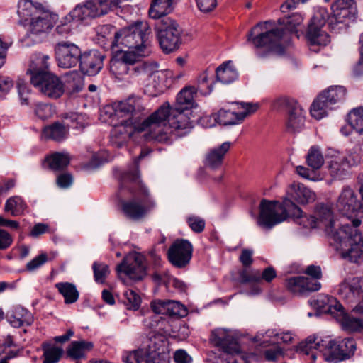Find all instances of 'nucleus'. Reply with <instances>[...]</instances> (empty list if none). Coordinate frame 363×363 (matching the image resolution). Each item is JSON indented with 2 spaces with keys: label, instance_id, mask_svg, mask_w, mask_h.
<instances>
[{
  "label": "nucleus",
  "instance_id": "obj_1",
  "mask_svg": "<svg viewBox=\"0 0 363 363\" xmlns=\"http://www.w3.org/2000/svg\"><path fill=\"white\" fill-rule=\"evenodd\" d=\"M113 112L111 117L117 118L112 131V143L118 147H123L135 133L145 132L147 140L167 143L170 134L183 136L193 128V123L184 111H176L169 103H163L155 111L147 118L146 107L143 99L132 96L127 99L115 102L108 107Z\"/></svg>",
  "mask_w": 363,
  "mask_h": 363
},
{
  "label": "nucleus",
  "instance_id": "obj_2",
  "mask_svg": "<svg viewBox=\"0 0 363 363\" xmlns=\"http://www.w3.org/2000/svg\"><path fill=\"white\" fill-rule=\"evenodd\" d=\"M317 224L322 225L333 241V245L341 257L350 262L359 263L363 260V238L357 230L361 224L359 219H354L350 223H338L334 219L331 208L326 205L317 206Z\"/></svg>",
  "mask_w": 363,
  "mask_h": 363
},
{
  "label": "nucleus",
  "instance_id": "obj_3",
  "mask_svg": "<svg viewBox=\"0 0 363 363\" xmlns=\"http://www.w3.org/2000/svg\"><path fill=\"white\" fill-rule=\"evenodd\" d=\"M333 16L328 17L325 8H318L310 21L306 38L310 46H325L330 42L329 35L321 30L328 21V26L335 30V26L346 19H351L357 14L355 0H335L331 6Z\"/></svg>",
  "mask_w": 363,
  "mask_h": 363
},
{
  "label": "nucleus",
  "instance_id": "obj_4",
  "mask_svg": "<svg viewBox=\"0 0 363 363\" xmlns=\"http://www.w3.org/2000/svg\"><path fill=\"white\" fill-rule=\"evenodd\" d=\"M303 18L298 13H294L285 18L279 19V27L274 28V22L265 21L257 23L248 33L247 40L255 48H265L267 50L281 54L284 52V43L288 33L296 32V28L303 22Z\"/></svg>",
  "mask_w": 363,
  "mask_h": 363
},
{
  "label": "nucleus",
  "instance_id": "obj_5",
  "mask_svg": "<svg viewBox=\"0 0 363 363\" xmlns=\"http://www.w3.org/2000/svg\"><path fill=\"white\" fill-rule=\"evenodd\" d=\"M288 217L304 228H314L318 226L316 218L303 214L302 210L288 198L281 203L262 199L259 204V215L257 224L269 230L284 221Z\"/></svg>",
  "mask_w": 363,
  "mask_h": 363
},
{
  "label": "nucleus",
  "instance_id": "obj_6",
  "mask_svg": "<svg viewBox=\"0 0 363 363\" xmlns=\"http://www.w3.org/2000/svg\"><path fill=\"white\" fill-rule=\"evenodd\" d=\"M321 353L324 359L328 362L338 363L350 359L356 350V343L352 338L332 340L330 337L322 338L315 335L308 336L297 347L296 350L308 356L315 363L318 352Z\"/></svg>",
  "mask_w": 363,
  "mask_h": 363
},
{
  "label": "nucleus",
  "instance_id": "obj_7",
  "mask_svg": "<svg viewBox=\"0 0 363 363\" xmlns=\"http://www.w3.org/2000/svg\"><path fill=\"white\" fill-rule=\"evenodd\" d=\"M129 189L137 197L135 199L122 202V210L125 216L136 220L143 218L155 203L148 199V189L141 182L138 172H125L121 177L120 189Z\"/></svg>",
  "mask_w": 363,
  "mask_h": 363
},
{
  "label": "nucleus",
  "instance_id": "obj_8",
  "mask_svg": "<svg viewBox=\"0 0 363 363\" xmlns=\"http://www.w3.org/2000/svg\"><path fill=\"white\" fill-rule=\"evenodd\" d=\"M150 33L147 23L138 21L116 32L111 43V47L113 49L120 45L128 48H139L140 53L150 55L151 53V43L149 39Z\"/></svg>",
  "mask_w": 363,
  "mask_h": 363
},
{
  "label": "nucleus",
  "instance_id": "obj_9",
  "mask_svg": "<svg viewBox=\"0 0 363 363\" xmlns=\"http://www.w3.org/2000/svg\"><path fill=\"white\" fill-rule=\"evenodd\" d=\"M314 302L317 307L325 308L333 314L345 330L354 332L363 329V313H354L359 317H354L352 314L345 313L342 304L333 298L320 296Z\"/></svg>",
  "mask_w": 363,
  "mask_h": 363
},
{
  "label": "nucleus",
  "instance_id": "obj_10",
  "mask_svg": "<svg viewBox=\"0 0 363 363\" xmlns=\"http://www.w3.org/2000/svg\"><path fill=\"white\" fill-rule=\"evenodd\" d=\"M210 341L223 352L220 362L217 363H241L240 357V348L232 332L224 328H218L212 331Z\"/></svg>",
  "mask_w": 363,
  "mask_h": 363
},
{
  "label": "nucleus",
  "instance_id": "obj_11",
  "mask_svg": "<svg viewBox=\"0 0 363 363\" xmlns=\"http://www.w3.org/2000/svg\"><path fill=\"white\" fill-rule=\"evenodd\" d=\"M161 48L166 53L176 50L181 43V30L178 23L168 16H164L155 24Z\"/></svg>",
  "mask_w": 363,
  "mask_h": 363
},
{
  "label": "nucleus",
  "instance_id": "obj_12",
  "mask_svg": "<svg viewBox=\"0 0 363 363\" xmlns=\"http://www.w3.org/2000/svg\"><path fill=\"white\" fill-rule=\"evenodd\" d=\"M346 89L343 86H335L330 87L327 91L320 94L313 101L311 107L312 117L320 120L325 117L333 106L345 99Z\"/></svg>",
  "mask_w": 363,
  "mask_h": 363
},
{
  "label": "nucleus",
  "instance_id": "obj_13",
  "mask_svg": "<svg viewBox=\"0 0 363 363\" xmlns=\"http://www.w3.org/2000/svg\"><path fill=\"white\" fill-rule=\"evenodd\" d=\"M31 84L45 96L57 99L65 92V86L60 79L51 72L36 70L30 77Z\"/></svg>",
  "mask_w": 363,
  "mask_h": 363
},
{
  "label": "nucleus",
  "instance_id": "obj_14",
  "mask_svg": "<svg viewBox=\"0 0 363 363\" xmlns=\"http://www.w3.org/2000/svg\"><path fill=\"white\" fill-rule=\"evenodd\" d=\"M337 294L348 303L357 302L352 313H363V277L345 279L339 284Z\"/></svg>",
  "mask_w": 363,
  "mask_h": 363
},
{
  "label": "nucleus",
  "instance_id": "obj_15",
  "mask_svg": "<svg viewBox=\"0 0 363 363\" xmlns=\"http://www.w3.org/2000/svg\"><path fill=\"white\" fill-rule=\"evenodd\" d=\"M116 271L120 277L123 274L131 280H141L146 275L145 259L140 253L130 252L117 265ZM121 279L124 284H128L126 279Z\"/></svg>",
  "mask_w": 363,
  "mask_h": 363
},
{
  "label": "nucleus",
  "instance_id": "obj_16",
  "mask_svg": "<svg viewBox=\"0 0 363 363\" xmlns=\"http://www.w3.org/2000/svg\"><path fill=\"white\" fill-rule=\"evenodd\" d=\"M55 58L61 68L69 69L77 66L82 57V50L71 41L62 40L55 46Z\"/></svg>",
  "mask_w": 363,
  "mask_h": 363
},
{
  "label": "nucleus",
  "instance_id": "obj_17",
  "mask_svg": "<svg viewBox=\"0 0 363 363\" xmlns=\"http://www.w3.org/2000/svg\"><path fill=\"white\" fill-rule=\"evenodd\" d=\"M335 206L340 213L350 216L362 211V196L359 198L358 193L352 187L345 186L340 192Z\"/></svg>",
  "mask_w": 363,
  "mask_h": 363
},
{
  "label": "nucleus",
  "instance_id": "obj_18",
  "mask_svg": "<svg viewBox=\"0 0 363 363\" xmlns=\"http://www.w3.org/2000/svg\"><path fill=\"white\" fill-rule=\"evenodd\" d=\"M193 246L186 240H177L168 250L169 261L172 265L182 268L186 267L192 257Z\"/></svg>",
  "mask_w": 363,
  "mask_h": 363
},
{
  "label": "nucleus",
  "instance_id": "obj_19",
  "mask_svg": "<svg viewBox=\"0 0 363 363\" xmlns=\"http://www.w3.org/2000/svg\"><path fill=\"white\" fill-rule=\"evenodd\" d=\"M239 108L243 109V111L237 113L221 108L217 113L216 121L218 123L223 125H232L242 123L248 116L255 113L259 108L257 104L253 103H238Z\"/></svg>",
  "mask_w": 363,
  "mask_h": 363
},
{
  "label": "nucleus",
  "instance_id": "obj_20",
  "mask_svg": "<svg viewBox=\"0 0 363 363\" xmlns=\"http://www.w3.org/2000/svg\"><path fill=\"white\" fill-rule=\"evenodd\" d=\"M281 105L287 108L289 118L286 123V128L289 132H299L304 127V111L301 106L294 99L282 98L279 100Z\"/></svg>",
  "mask_w": 363,
  "mask_h": 363
},
{
  "label": "nucleus",
  "instance_id": "obj_21",
  "mask_svg": "<svg viewBox=\"0 0 363 363\" xmlns=\"http://www.w3.org/2000/svg\"><path fill=\"white\" fill-rule=\"evenodd\" d=\"M105 55L98 50H90L82 53L79 60L81 72L88 76L96 75L103 68Z\"/></svg>",
  "mask_w": 363,
  "mask_h": 363
},
{
  "label": "nucleus",
  "instance_id": "obj_22",
  "mask_svg": "<svg viewBox=\"0 0 363 363\" xmlns=\"http://www.w3.org/2000/svg\"><path fill=\"white\" fill-rule=\"evenodd\" d=\"M325 156L330 160L328 162L330 174L335 179H343L350 167L343 157V154L333 148H328Z\"/></svg>",
  "mask_w": 363,
  "mask_h": 363
},
{
  "label": "nucleus",
  "instance_id": "obj_23",
  "mask_svg": "<svg viewBox=\"0 0 363 363\" xmlns=\"http://www.w3.org/2000/svg\"><path fill=\"white\" fill-rule=\"evenodd\" d=\"M158 72V64L153 61L138 62L130 67L129 77L135 79L138 82L145 84L150 78H155Z\"/></svg>",
  "mask_w": 363,
  "mask_h": 363
},
{
  "label": "nucleus",
  "instance_id": "obj_24",
  "mask_svg": "<svg viewBox=\"0 0 363 363\" xmlns=\"http://www.w3.org/2000/svg\"><path fill=\"white\" fill-rule=\"evenodd\" d=\"M287 194L291 201L294 199L300 204L312 203L316 199L314 191L298 182H294L289 186Z\"/></svg>",
  "mask_w": 363,
  "mask_h": 363
},
{
  "label": "nucleus",
  "instance_id": "obj_25",
  "mask_svg": "<svg viewBox=\"0 0 363 363\" xmlns=\"http://www.w3.org/2000/svg\"><path fill=\"white\" fill-rule=\"evenodd\" d=\"M231 143L226 141L218 147H215L206 154L204 164L212 169H218L223 164L224 157L231 147Z\"/></svg>",
  "mask_w": 363,
  "mask_h": 363
},
{
  "label": "nucleus",
  "instance_id": "obj_26",
  "mask_svg": "<svg viewBox=\"0 0 363 363\" xmlns=\"http://www.w3.org/2000/svg\"><path fill=\"white\" fill-rule=\"evenodd\" d=\"M55 17L50 11L43 12L33 17L30 24V33L39 35L48 32L53 27Z\"/></svg>",
  "mask_w": 363,
  "mask_h": 363
},
{
  "label": "nucleus",
  "instance_id": "obj_27",
  "mask_svg": "<svg viewBox=\"0 0 363 363\" xmlns=\"http://www.w3.org/2000/svg\"><path fill=\"white\" fill-rule=\"evenodd\" d=\"M6 319L14 328L30 326L34 320L31 313L21 306H17L11 313H8Z\"/></svg>",
  "mask_w": 363,
  "mask_h": 363
},
{
  "label": "nucleus",
  "instance_id": "obj_28",
  "mask_svg": "<svg viewBox=\"0 0 363 363\" xmlns=\"http://www.w3.org/2000/svg\"><path fill=\"white\" fill-rule=\"evenodd\" d=\"M197 89L194 86H187L182 89L177 96L175 106L172 108L176 111H184L192 108L194 105V96Z\"/></svg>",
  "mask_w": 363,
  "mask_h": 363
},
{
  "label": "nucleus",
  "instance_id": "obj_29",
  "mask_svg": "<svg viewBox=\"0 0 363 363\" xmlns=\"http://www.w3.org/2000/svg\"><path fill=\"white\" fill-rule=\"evenodd\" d=\"M70 162V156L67 152H55L47 155L44 159V164L53 172L64 170Z\"/></svg>",
  "mask_w": 363,
  "mask_h": 363
},
{
  "label": "nucleus",
  "instance_id": "obj_30",
  "mask_svg": "<svg viewBox=\"0 0 363 363\" xmlns=\"http://www.w3.org/2000/svg\"><path fill=\"white\" fill-rule=\"evenodd\" d=\"M99 16L97 9L93 2L89 1L84 4L77 5L69 14L72 20L83 21Z\"/></svg>",
  "mask_w": 363,
  "mask_h": 363
},
{
  "label": "nucleus",
  "instance_id": "obj_31",
  "mask_svg": "<svg viewBox=\"0 0 363 363\" xmlns=\"http://www.w3.org/2000/svg\"><path fill=\"white\" fill-rule=\"evenodd\" d=\"M122 359L125 363H157L155 354L143 349L125 352Z\"/></svg>",
  "mask_w": 363,
  "mask_h": 363
},
{
  "label": "nucleus",
  "instance_id": "obj_32",
  "mask_svg": "<svg viewBox=\"0 0 363 363\" xmlns=\"http://www.w3.org/2000/svg\"><path fill=\"white\" fill-rule=\"evenodd\" d=\"M173 0H152L149 9V16L154 19L160 20L172 11Z\"/></svg>",
  "mask_w": 363,
  "mask_h": 363
},
{
  "label": "nucleus",
  "instance_id": "obj_33",
  "mask_svg": "<svg viewBox=\"0 0 363 363\" xmlns=\"http://www.w3.org/2000/svg\"><path fill=\"white\" fill-rule=\"evenodd\" d=\"M59 293L64 297L66 304L75 303L79 296L76 286L69 282H59L55 284Z\"/></svg>",
  "mask_w": 363,
  "mask_h": 363
},
{
  "label": "nucleus",
  "instance_id": "obj_34",
  "mask_svg": "<svg viewBox=\"0 0 363 363\" xmlns=\"http://www.w3.org/2000/svg\"><path fill=\"white\" fill-rule=\"evenodd\" d=\"M67 129L64 125L59 122H56L44 128L43 130V136L45 139H51L55 141L60 142L67 138Z\"/></svg>",
  "mask_w": 363,
  "mask_h": 363
},
{
  "label": "nucleus",
  "instance_id": "obj_35",
  "mask_svg": "<svg viewBox=\"0 0 363 363\" xmlns=\"http://www.w3.org/2000/svg\"><path fill=\"white\" fill-rule=\"evenodd\" d=\"M93 348V343L86 341H74L67 350V355L74 359H77L84 357L85 352Z\"/></svg>",
  "mask_w": 363,
  "mask_h": 363
},
{
  "label": "nucleus",
  "instance_id": "obj_36",
  "mask_svg": "<svg viewBox=\"0 0 363 363\" xmlns=\"http://www.w3.org/2000/svg\"><path fill=\"white\" fill-rule=\"evenodd\" d=\"M230 64V62H224L216 69V79L222 84H230L238 77L236 70Z\"/></svg>",
  "mask_w": 363,
  "mask_h": 363
},
{
  "label": "nucleus",
  "instance_id": "obj_37",
  "mask_svg": "<svg viewBox=\"0 0 363 363\" xmlns=\"http://www.w3.org/2000/svg\"><path fill=\"white\" fill-rule=\"evenodd\" d=\"M116 52L117 53L115 56L127 65H129V67L138 63L140 57L149 55L140 53L139 48H128V50L126 51H123L122 48H121L120 50H116Z\"/></svg>",
  "mask_w": 363,
  "mask_h": 363
},
{
  "label": "nucleus",
  "instance_id": "obj_38",
  "mask_svg": "<svg viewBox=\"0 0 363 363\" xmlns=\"http://www.w3.org/2000/svg\"><path fill=\"white\" fill-rule=\"evenodd\" d=\"M27 206L23 200L19 196H12L6 201L4 211L9 212L13 216H18L23 214Z\"/></svg>",
  "mask_w": 363,
  "mask_h": 363
},
{
  "label": "nucleus",
  "instance_id": "obj_39",
  "mask_svg": "<svg viewBox=\"0 0 363 363\" xmlns=\"http://www.w3.org/2000/svg\"><path fill=\"white\" fill-rule=\"evenodd\" d=\"M50 59V56L48 55L38 54L35 60L32 61L27 73H29L30 77H32L38 69L40 72H50L49 70Z\"/></svg>",
  "mask_w": 363,
  "mask_h": 363
},
{
  "label": "nucleus",
  "instance_id": "obj_40",
  "mask_svg": "<svg viewBox=\"0 0 363 363\" xmlns=\"http://www.w3.org/2000/svg\"><path fill=\"white\" fill-rule=\"evenodd\" d=\"M110 69L116 78L121 80L124 79L125 76L130 75V67L114 56L111 61Z\"/></svg>",
  "mask_w": 363,
  "mask_h": 363
},
{
  "label": "nucleus",
  "instance_id": "obj_41",
  "mask_svg": "<svg viewBox=\"0 0 363 363\" xmlns=\"http://www.w3.org/2000/svg\"><path fill=\"white\" fill-rule=\"evenodd\" d=\"M348 122L357 132L363 133V106L354 108L350 112Z\"/></svg>",
  "mask_w": 363,
  "mask_h": 363
},
{
  "label": "nucleus",
  "instance_id": "obj_42",
  "mask_svg": "<svg viewBox=\"0 0 363 363\" xmlns=\"http://www.w3.org/2000/svg\"><path fill=\"white\" fill-rule=\"evenodd\" d=\"M43 350V363H57L62 354L63 350L51 344H44Z\"/></svg>",
  "mask_w": 363,
  "mask_h": 363
},
{
  "label": "nucleus",
  "instance_id": "obj_43",
  "mask_svg": "<svg viewBox=\"0 0 363 363\" xmlns=\"http://www.w3.org/2000/svg\"><path fill=\"white\" fill-rule=\"evenodd\" d=\"M306 161L308 166L313 169H318L322 167L324 163V158L318 147H311L307 155Z\"/></svg>",
  "mask_w": 363,
  "mask_h": 363
},
{
  "label": "nucleus",
  "instance_id": "obj_44",
  "mask_svg": "<svg viewBox=\"0 0 363 363\" xmlns=\"http://www.w3.org/2000/svg\"><path fill=\"white\" fill-rule=\"evenodd\" d=\"M99 16L113 11L119 7L121 0H92Z\"/></svg>",
  "mask_w": 363,
  "mask_h": 363
},
{
  "label": "nucleus",
  "instance_id": "obj_45",
  "mask_svg": "<svg viewBox=\"0 0 363 363\" xmlns=\"http://www.w3.org/2000/svg\"><path fill=\"white\" fill-rule=\"evenodd\" d=\"M362 157L363 151L361 145H354L346 154H343V157L350 168L357 165L361 162Z\"/></svg>",
  "mask_w": 363,
  "mask_h": 363
},
{
  "label": "nucleus",
  "instance_id": "obj_46",
  "mask_svg": "<svg viewBox=\"0 0 363 363\" xmlns=\"http://www.w3.org/2000/svg\"><path fill=\"white\" fill-rule=\"evenodd\" d=\"M124 303L129 310L136 311L140 308L141 298L135 291L128 289L124 291Z\"/></svg>",
  "mask_w": 363,
  "mask_h": 363
},
{
  "label": "nucleus",
  "instance_id": "obj_47",
  "mask_svg": "<svg viewBox=\"0 0 363 363\" xmlns=\"http://www.w3.org/2000/svg\"><path fill=\"white\" fill-rule=\"evenodd\" d=\"M167 315L170 316L184 317L187 310L184 305L175 301H167Z\"/></svg>",
  "mask_w": 363,
  "mask_h": 363
},
{
  "label": "nucleus",
  "instance_id": "obj_48",
  "mask_svg": "<svg viewBox=\"0 0 363 363\" xmlns=\"http://www.w3.org/2000/svg\"><path fill=\"white\" fill-rule=\"evenodd\" d=\"M303 277H292L286 280V289L294 294H303Z\"/></svg>",
  "mask_w": 363,
  "mask_h": 363
},
{
  "label": "nucleus",
  "instance_id": "obj_49",
  "mask_svg": "<svg viewBox=\"0 0 363 363\" xmlns=\"http://www.w3.org/2000/svg\"><path fill=\"white\" fill-rule=\"evenodd\" d=\"M94 271V280L97 283L102 284L109 274L108 266L104 263L94 262L92 265Z\"/></svg>",
  "mask_w": 363,
  "mask_h": 363
},
{
  "label": "nucleus",
  "instance_id": "obj_50",
  "mask_svg": "<svg viewBox=\"0 0 363 363\" xmlns=\"http://www.w3.org/2000/svg\"><path fill=\"white\" fill-rule=\"evenodd\" d=\"M240 282L242 284L247 283H257L261 281V272L257 269H243L240 274Z\"/></svg>",
  "mask_w": 363,
  "mask_h": 363
},
{
  "label": "nucleus",
  "instance_id": "obj_51",
  "mask_svg": "<svg viewBox=\"0 0 363 363\" xmlns=\"http://www.w3.org/2000/svg\"><path fill=\"white\" fill-rule=\"evenodd\" d=\"M34 112L39 118L45 120L53 115L54 109L48 104L38 102L35 104Z\"/></svg>",
  "mask_w": 363,
  "mask_h": 363
},
{
  "label": "nucleus",
  "instance_id": "obj_52",
  "mask_svg": "<svg viewBox=\"0 0 363 363\" xmlns=\"http://www.w3.org/2000/svg\"><path fill=\"white\" fill-rule=\"evenodd\" d=\"M187 223L191 229L197 233H201L205 228V221L198 216H189L187 218Z\"/></svg>",
  "mask_w": 363,
  "mask_h": 363
},
{
  "label": "nucleus",
  "instance_id": "obj_53",
  "mask_svg": "<svg viewBox=\"0 0 363 363\" xmlns=\"http://www.w3.org/2000/svg\"><path fill=\"white\" fill-rule=\"evenodd\" d=\"M17 88L21 104L28 105L30 100V91L28 86L23 82L18 81Z\"/></svg>",
  "mask_w": 363,
  "mask_h": 363
},
{
  "label": "nucleus",
  "instance_id": "obj_54",
  "mask_svg": "<svg viewBox=\"0 0 363 363\" xmlns=\"http://www.w3.org/2000/svg\"><path fill=\"white\" fill-rule=\"evenodd\" d=\"M267 338H273L272 340H271V342L278 343L279 342V333H277L275 330H268L264 333H258L257 335L255 337V339L257 341H261L263 339V342H268Z\"/></svg>",
  "mask_w": 363,
  "mask_h": 363
},
{
  "label": "nucleus",
  "instance_id": "obj_55",
  "mask_svg": "<svg viewBox=\"0 0 363 363\" xmlns=\"http://www.w3.org/2000/svg\"><path fill=\"white\" fill-rule=\"evenodd\" d=\"M72 19L69 18V16H66V21L65 23H61L56 28V31L58 35L62 37H67L72 33L73 28V24L71 22Z\"/></svg>",
  "mask_w": 363,
  "mask_h": 363
},
{
  "label": "nucleus",
  "instance_id": "obj_56",
  "mask_svg": "<svg viewBox=\"0 0 363 363\" xmlns=\"http://www.w3.org/2000/svg\"><path fill=\"white\" fill-rule=\"evenodd\" d=\"M47 260V255L43 253L33 259L30 262H28L26 264V269L30 272L34 271L44 264Z\"/></svg>",
  "mask_w": 363,
  "mask_h": 363
},
{
  "label": "nucleus",
  "instance_id": "obj_57",
  "mask_svg": "<svg viewBox=\"0 0 363 363\" xmlns=\"http://www.w3.org/2000/svg\"><path fill=\"white\" fill-rule=\"evenodd\" d=\"M303 292L315 291L320 289L321 284L318 279L303 277Z\"/></svg>",
  "mask_w": 363,
  "mask_h": 363
},
{
  "label": "nucleus",
  "instance_id": "obj_58",
  "mask_svg": "<svg viewBox=\"0 0 363 363\" xmlns=\"http://www.w3.org/2000/svg\"><path fill=\"white\" fill-rule=\"evenodd\" d=\"M199 9L203 13L212 11L217 6V0H196Z\"/></svg>",
  "mask_w": 363,
  "mask_h": 363
},
{
  "label": "nucleus",
  "instance_id": "obj_59",
  "mask_svg": "<svg viewBox=\"0 0 363 363\" xmlns=\"http://www.w3.org/2000/svg\"><path fill=\"white\" fill-rule=\"evenodd\" d=\"M69 77L72 79V82H69V86L72 88L71 94L78 93L83 88V84L81 77L77 74H71Z\"/></svg>",
  "mask_w": 363,
  "mask_h": 363
},
{
  "label": "nucleus",
  "instance_id": "obj_60",
  "mask_svg": "<svg viewBox=\"0 0 363 363\" xmlns=\"http://www.w3.org/2000/svg\"><path fill=\"white\" fill-rule=\"evenodd\" d=\"M153 281L157 284H167L171 279V277L165 270L157 271L152 275Z\"/></svg>",
  "mask_w": 363,
  "mask_h": 363
},
{
  "label": "nucleus",
  "instance_id": "obj_61",
  "mask_svg": "<svg viewBox=\"0 0 363 363\" xmlns=\"http://www.w3.org/2000/svg\"><path fill=\"white\" fill-rule=\"evenodd\" d=\"M73 182V177L69 173L60 174L57 178V184L62 189L69 187Z\"/></svg>",
  "mask_w": 363,
  "mask_h": 363
},
{
  "label": "nucleus",
  "instance_id": "obj_62",
  "mask_svg": "<svg viewBox=\"0 0 363 363\" xmlns=\"http://www.w3.org/2000/svg\"><path fill=\"white\" fill-rule=\"evenodd\" d=\"M13 86V81L9 77L0 76V96L6 94Z\"/></svg>",
  "mask_w": 363,
  "mask_h": 363
},
{
  "label": "nucleus",
  "instance_id": "obj_63",
  "mask_svg": "<svg viewBox=\"0 0 363 363\" xmlns=\"http://www.w3.org/2000/svg\"><path fill=\"white\" fill-rule=\"evenodd\" d=\"M296 173L302 177L303 178H305L308 180L311 181H317L318 178L315 177V174L314 171L310 170L308 168L303 167V166H298L296 169Z\"/></svg>",
  "mask_w": 363,
  "mask_h": 363
},
{
  "label": "nucleus",
  "instance_id": "obj_64",
  "mask_svg": "<svg viewBox=\"0 0 363 363\" xmlns=\"http://www.w3.org/2000/svg\"><path fill=\"white\" fill-rule=\"evenodd\" d=\"M174 359L177 363H191V357L184 350H178L174 352Z\"/></svg>",
  "mask_w": 363,
  "mask_h": 363
}]
</instances>
